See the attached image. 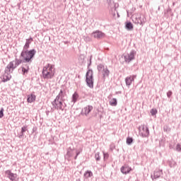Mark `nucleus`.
<instances>
[{
	"label": "nucleus",
	"mask_w": 181,
	"mask_h": 181,
	"mask_svg": "<svg viewBox=\"0 0 181 181\" xmlns=\"http://www.w3.org/2000/svg\"><path fill=\"white\" fill-rule=\"evenodd\" d=\"M66 91L61 90L54 101L52 102V111H54V110H60L61 111H64V107H63V103L66 101Z\"/></svg>",
	"instance_id": "f257e3e1"
},
{
	"label": "nucleus",
	"mask_w": 181,
	"mask_h": 181,
	"mask_svg": "<svg viewBox=\"0 0 181 181\" xmlns=\"http://www.w3.org/2000/svg\"><path fill=\"white\" fill-rule=\"evenodd\" d=\"M42 77L45 80H50L54 77L53 65L47 64L42 69Z\"/></svg>",
	"instance_id": "f03ea898"
},
{
	"label": "nucleus",
	"mask_w": 181,
	"mask_h": 181,
	"mask_svg": "<svg viewBox=\"0 0 181 181\" xmlns=\"http://www.w3.org/2000/svg\"><path fill=\"white\" fill-rule=\"evenodd\" d=\"M36 54V49H33L30 51H22L21 56L23 57V63H32L33 57Z\"/></svg>",
	"instance_id": "7ed1b4c3"
},
{
	"label": "nucleus",
	"mask_w": 181,
	"mask_h": 181,
	"mask_svg": "<svg viewBox=\"0 0 181 181\" xmlns=\"http://www.w3.org/2000/svg\"><path fill=\"white\" fill-rule=\"evenodd\" d=\"M23 63V60L16 59L15 61H11L9 64L6 66V71H13L18 66L22 64Z\"/></svg>",
	"instance_id": "20e7f679"
},
{
	"label": "nucleus",
	"mask_w": 181,
	"mask_h": 181,
	"mask_svg": "<svg viewBox=\"0 0 181 181\" xmlns=\"http://www.w3.org/2000/svg\"><path fill=\"white\" fill-rule=\"evenodd\" d=\"M132 21L135 25H141V26H144L146 22V18L144 16H141L136 14L132 17Z\"/></svg>",
	"instance_id": "39448f33"
},
{
	"label": "nucleus",
	"mask_w": 181,
	"mask_h": 181,
	"mask_svg": "<svg viewBox=\"0 0 181 181\" xmlns=\"http://www.w3.org/2000/svg\"><path fill=\"white\" fill-rule=\"evenodd\" d=\"M86 84L90 88H94V78H93V70L89 69L86 73Z\"/></svg>",
	"instance_id": "423d86ee"
},
{
	"label": "nucleus",
	"mask_w": 181,
	"mask_h": 181,
	"mask_svg": "<svg viewBox=\"0 0 181 181\" xmlns=\"http://www.w3.org/2000/svg\"><path fill=\"white\" fill-rule=\"evenodd\" d=\"M136 55V51L132 50L130 53L124 54V59L126 63H131L132 60H135V56Z\"/></svg>",
	"instance_id": "0eeeda50"
},
{
	"label": "nucleus",
	"mask_w": 181,
	"mask_h": 181,
	"mask_svg": "<svg viewBox=\"0 0 181 181\" xmlns=\"http://www.w3.org/2000/svg\"><path fill=\"white\" fill-rule=\"evenodd\" d=\"M139 134L142 138H146L149 136V129L146 125H142L141 129L139 128Z\"/></svg>",
	"instance_id": "6e6552de"
},
{
	"label": "nucleus",
	"mask_w": 181,
	"mask_h": 181,
	"mask_svg": "<svg viewBox=\"0 0 181 181\" xmlns=\"http://www.w3.org/2000/svg\"><path fill=\"white\" fill-rule=\"evenodd\" d=\"M5 174L7 175V177L11 181H18L19 180V177H18V174L16 173H13L11 170H7L5 171Z\"/></svg>",
	"instance_id": "1a4fd4ad"
},
{
	"label": "nucleus",
	"mask_w": 181,
	"mask_h": 181,
	"mask_svg": "<svg viewBox=\"0 0 181 181\" xmlns=\"http://www.w3.org/2000/svg\"><path fill=\"white\" fill-rule=\"evenodd\" d=\"M11 73H13V71H6V67L4 71V74L3 76V80H2L4 83H6V81H9V80L12 78V76L11 75Z\"/></svg>",
	"instance_id": "9d476101"
},
{
	"label": "nucleus",
	"mask_w": 181,
	"mask_h": 181,
	"mask_svg": "<svg viewBox=\"0 0 181 181\" xmlns=\"http://www.w3.org/2000/svg\"><path fill=\"white\" fill-rule=\"evenodd\" d=\"M132 170V168L127 164H124L120 168V171L123 175H128V173H129V172H131Z\"/></svg>",
	"instance_id": "9b49d317"
},
{
	"label": "nucleus",
	"mask_w": 181,
	"mask_h": 181,
	"mask_svg": "<svg viewBox=\"0 0 181 181\" xmlns=\"http://www.w3.org/2000/svg\"><path fill=\"white\" fill-rule=\"evenodd\" d=\"M91 111H93V106L88 105L82 109L81 114L82 115H86L87 117V115H88L90 114V112H91Z\"/></svg>",
	"instance_id": "f8f14e48"
},
{
	"label": "nucleus",
	"mask_w": 181,
	"mask_h": 181,
	"mask_svg": "<svg viewBox=\"0 0 181 181\" xmlns=\"http://www.w3.org/2000/svg\"><path fill=\"white\" fill-rule=\"evenodd\" d=\"M92 36H93L95 39H103V37L105 36V34H104V33H103L102 31L96 30L92 33Z\"/></svg>",
	"instance_id": "ddd939ff"
},
{
	"label": "nucleus",
	"mask_w": 181,
	"mask_h": 181,
	"mask_svg": "<svg viewBox=\"0 0 181 181\" xmlns=\"http://www.w3.org/2000/svg\"><path fill=\"white\" fill-rule=\"evenodd\" d=\"M135 78H136V75L127 76L125 78V83H126L127 86L129 87V86H131V84H132V82L134 81Z\"/></svg>",
	"instance_id": "4468645a"
},
{
	"label": "nucleus",
	"mask_w": 181,
	"mask_h": 181,
	"mask_svg": "<svg viewBox=\"0 0 181 181\" xmlns=\"http://www.w3.org/2000/svg\"><path fill=\"white\" fill-rule=\"evenodd\" d=\"M21 69L23 76H25V74H28L29 73V64L23 63Z\"/></svg>",
	"instance_id": "2eb2a0df"
},
{
	"label": "nucleus",
	"mask_w": 181,
	"mask_h": 181,
	"mask_svg": "<svg viewBox=\"0 0 181 181\" xmlns=\"http://www.w3.org/2000/svg\"><path fill=\"white\" fill-rule=\"evenodd\" d=\"M162 175H163V173L162 170H159L155 171L153 175H151V179L153 180L154 179H159V177H160V176H162Z\"/></svg>",
	"instance_id": "dca6fc26"
},
{
	"label": "nucleus",
	"mask_w": 181,
	"mask_h": 181,
	"mask_svg": "<svg viewBox=\"0 0 181 181\" xmlns=\"http://www.w3.org/2000/svg\"><path fill=\"white\" fill-rule=\"evenodd\" d=\"M83 177L85 179H88L89 177H93V172L91 170H87L83 174Z\"/></svg>",
	"instance_id": "f3484780"
},
{
	"label": "nucleus",
	"mask_w": 181,
	"mask_h": 181,
	"mask_svg": "<svg viewBox=\"0 0 181 181\" xmlns=\"http://www.w3.org/2000/svg\"><path fill=\"white\" fill-rule=\"evenodd\" d=\"M36 100V95L33 94H30V95H28L27 101L28 103H33Z\"/></svg>",
	"instance_id": "a211bd4d"
},
{
	"label": "nucleus",
	"mask_w": 181,
	"mask_h": 181,
	"mask_svg": "<svg viewBox=\"0 0 181 181\" xmlns=\"http://www.w3.org/2000/svg\"><path fill=\"white\" fill-rule=\"evenodd\" d=\"M125 28L127 30H132L134 29V25L131 22H127L125 23Z\"/></svg>",
	"instance_id": "6ab92c4d"
},
{
	"label": "nucleus",
	"mask_w": 181,
	"mask_h": 181,
	"mask_svg": "<svg viewBox=\"0 0 181 181\" xmlns=\"http://www.w3.org/2000/svg\"><path fill=\"white\" fill-rule=\"evenodd\" d=\"M77 100H78V93H77V92H75L73 95H72V103L74 104H76V103H77Z\"/></svg>",
	"instance_id": "aec40b11"
},
{
	"label": "nucleus",
	"mask_w": 181,
	"mask_h": 181,
	"mask_svg": "<svg viewBox=\"0 0 181 181\" xmlns=\"http://www.w3.org/2000/svg\"><path fill=\"white\" fill-rule=\"evenodd\" d=\"M102 74H103L104 78H105L106 77H108L110 76V70H108V68L106 67L103 71Z\"/></svg>",
	"instance_id": "412c9836"
},
{
	"label": "nucleus",
	"mask_w": 181,
	"mask_h": 181,
	"mask_svg": "<svg viewBox=\"0 0 181 181\" xmlns=\"http://www.w3.org/2000/svg\"><path fill=\"white\" fill-rule=\"evenodd\" d=\"M117 104H118V102L117 100V98H112L110 101V105H111L112 107H117Z\"/></svg>",
	"instance_id": "4be33fe9"
},
{
	"label": "nucleus",
	"mask_w": 181,
	"mask_h": 181,
	"mask_svg": "<svg viewBox=\"0 0 181 181\" xmlns=\"http://www.w3.org/2000/svg\"><path fill=\"white\" fill-rule=\"evenodd\" d=\"M105 69V66H104V65L103 64H100L99 65H98V71H99V73H103V71Z\"/></svg>",
	"instance_id": "5701e85b"
},
{
	"label": "nucleus",
	"mask_w": 181,
	"mask_h": 181,
	"mask_svg": "<svg viewBox=\"0 0 181 181\" xmlns=\"http://www.w3.org/2000/svg\"><path fill=\"white\" fill-rule=\"evenodd\" d=\"M133 142H134V139H132V137L127 138L126 143L127 144V145H132Z\"/></svg>",
	"instance_id": "b1692460"
},
{
	"label": "nucleus",
	"mask_w": 181,
	"mask_h": 181,
	"mask_svg": "<svg viewBox=\"0 0 181 181\" xmlns=\"http://www.w3.org/2000/svg\"><path fill=\"white\" fill-rule=\"evenodd\" d=\"M32 42H33V38L30 37L29 39L26 40L25 45H28L30 46V44L32 43Z\"/></svg>",
	"instance_id": "393cba45"
},
{
	"label": "nucleus",
	"mask_w": 181,
	"mask_h": 181,
	"mask_svg": "<svg viewBox=\"0 0 181 181\" xmlns=\"http://www.w3.org/2000/svg\"><path fill=\"white\" fill-rule=\"evenodd\" d=\"M95 160H96L97 161L100 160L101 156H100V153H99V152H98V153H95Z\"/></svg>",
	"instance_id": "a878e982"
},
{
	"label": "nucleus",
	"mask_w": 181,
	"mask_h": 181,
	"mask_svg": "<svg viewBox=\"0 0 181 181\" xmlns=\"http://www.w3.org/2000/svg\"><path fill=\"white\" fill-rule=\"evenodd\" d=\"M30 45H28V44H25L23 49V52H28V49H29Z\"/></svg>",
	"instance_id": "bb28decb"
},
{
	"label": "nucleus",
	"mask_w": 181,
	"mask_h": 181,
	"mask_svg": "<svg viewBox=\"0 0 181 181\" xmlns=\"http://www.w3.org/2000/svg\"><path fill=\"white\" fill-rule=\"evenodd\" d=\"M163 131L165 132H170V127H168L167 125L164 126Z\"/></svg>",
	"instance_id": "cd10ccee"
},
{
	"label": "nucleus",
	"mask_w": 181,
	"mask_h": 181,
	"mask_svg": "<svg viewBox=\"0 0 181 181\" xmlns=\"http://www.w3.org/2000/svg\"><path fill=\"white\" fill-rule=\"evenodd\" d=\"M157 113H158V110H156V109H152L151 110V114L152 116L156 115Z\"/></svg>",
	"instance_id": "c85d7f7f"
},
{
	"label": "nucleus",
	"mask_w": 181,
	"mask_h": 181,
	"mask_svg": "<svg viewBox=\"0 0 181 181\" xmlns=\"http://www.w3.org/2000/svg\"><path fill=\"white\" fill-rule=\"evenodd\" d=\"M28 131V126H23L22 128H21V132H23V134H25V132Z\"/></svg>",
	"instance_id": "c756f323"
},
{
	"label": "nucleus",
	"mask_w": 181,
	"mask_h": 181,
	"mask_svg": "<svg viewBox=\"0 0 181 181\" xmlns=\"http://www.w3.org/2000/svg\"><path fill=\"white\" fill-rule=\"evenodd\" d=\"M4 107H1L0 110V118H2L4 117Z\"/></svg>",
	"instance_id": "7c9ffc66"
},
{
	"label": "nucleus",
	"mask_w": 181,
	"mask_h": 181,
	"mask_svg": "<svg viewBox=\"0 0 181 181\" xmlns=\"http://www.w3.org/2000/svg\"><path fill=\"white\" fill-rule=\"evenodd\" d=\"M176 151H177V152H180V151H181V146H180V144H177V146H176Z\"/></svg>",
	"instance_id": "2f4dec72"
},
{
	"label": "nucleus",
	"mask_w": 181,
	"mask_h": 181,
	"mask_svg": "<svg viewBox=\"0 0 181 181\" xmlns=\"http://www.w3.org/2000/svg\"><path fill=\"white\" fill-rule=\"evenodd\" d=\"M172 94H173L172 90H169V91L167 93V97H168V98H170V97H172Z\"/></svg>",
	"instance_id": "473e14b6"
},
{
	"label": "nucleus",
	"mask_w": 181,
	"mask_h": 181,
	"mask_svg": "<svg viewBox=\"0 0 181 181\" xmlns=\"http://www.w3.org/2000/svg\"><path fill=\"white\" fill-rule=\"evenodd\" d=\"M84 40L85 42H90V40H91V38H90V37L88 36H86V37H84Z\"/></svg>",
	"instance_id": "72a5a7b5"
},
{
	"label": "nucleus",
	"mask_w": 181,
	"mask_h": 181,
	"mask_svg": "<svg viewBox=\"0 0 181 181\" xmlns=\"http://www.w3.org/2000/svg\"><path fill=\"white\" fill-rule=\"evenodd\" d=\"M108 153H103V157H104V159H108Z\"/></svg>",
	"instance_id": "f704fd0d"
},
{
	"label": "nucleus",
	"mask_w": 181,
	"mask_h": 181,
	"mask_svg": "<svg viewBox=\"0 0 181 181\" xmlns=\"http://www.w3.org/2000/svg\"><path fill=\"white\" fill-rule=\"evenodd\" d=\"M23 135H24V133H23V132H21V134H20V135L18 136V138H20V139L23 138Z\"/></svg>",
	"instance_id": "c9c22d12"
},
{
	"label": "nucleus",
	"mask_w": 181,
	"mask_h": 181,
	"mask_svg": "<svg viewBox=\"0 0 181 181\" xmlns=\"http://www.w3.org/2000/svg\"><path fill=\"white\" fill-rule=\"evenodd\" d=\"M67 155L68 156H71V152L70 151V150H68Z\"/></svg>",
	"instance_id": "e433bc0d"
},
{
	"label": "nucleus",
	"mask_w": 181,
	"mask_h": 181,
	"mask_svg": "<svg viewBox=\"0 0 181 181\" xmlns=\"http://www.w3.org/2000/svg\"><path fill=\"white\" fill-rule=\"evenodd\" d=\"M80 155V152H76V156H75L74 159H77V156Z\"/></svg>",
	"instance_id": "4c0bfd02"
},
{
	"label": "nucleus",
	"mask_w": 181,
	"mask_h": 181,
	"mask_svg": "<svg viewBox=\"0 0 181 181\" xmlns=\"http://www.w3.org/2000/svg\"><path fill=\"white\" fill-rule=\"evenodd\" d=\"M91 65V59H90L89 66Z\"/></svg>",
	"instance_id": "58836bf2"
},
{
	"label": "nucleus",
	"mask_w": 181,
	"mask_h": 181,
	"mask_svg": "<svg viewBox=\"0 0 181 181\" xmlns=\"http://www.w3.org/2000/svg\"><path fill=\"white\" fill-rule=\"evenodd\" d=\"M117 16H118V18H119V14L117 13Z\"/></svg>",
	"instance_id": "ea45409f"
},
{
	"label": "nucleus",
	"mask_w": 181,
	"mask_h": 181,
	"mask_svg": "<svg viewBox=\"0 0 181 181\" xmlns=\"http://www.w3.org/2000/svg\"><path fill=\"white\" fill-rule=\"evenodd\" d=\"M86 1H90V0H86Z\"/></svg>",
	"instance_id": "a19ab883"
}]
</instances>
